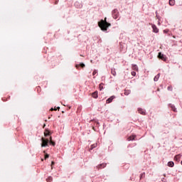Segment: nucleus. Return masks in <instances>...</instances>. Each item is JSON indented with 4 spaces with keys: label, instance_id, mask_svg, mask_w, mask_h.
<instances>
[{
    "label": "nucleus",
    "instance_id": "nucleus-1",
    "mask_svg": "<svg viewBox=\"0 0 182 182\" xmlns=\"http://www.w3.org/2000/svg\"><path fill=\"white\" fill-rule=\"evenodd\" d=\"M107 18H105V20H101L98 22V26L100 28L101 31H107L109 26H111L112 24L110 23H107Z\"/></svg>",
    "mask_w": 182,
    "mask_h": 182
},
{
    "label": "nucleus",
    "instance_id": "nucleus-2",
    "mask_svg": "<svg viewBox=\"0 0 182 182\" xmlns=\"http://www.w3.org/2000/svg\"><path fill=\"white\" fill-rule=\"evenodd\" d=\"M112 16L114 19H117L119 18V10H117V9L112 11Z\"/></svg>",
    "mask_w": 182,
    "mask_h": 182
},
{
    "label": "nucleus",
    "instance_id": "nucleus-3",
    "mask_svg": "<svg viewBox=\"0 0 182 182\" xmlns=\"http://www.w3.org/2000/svg\"><path fill=\"white\" fill-rule=\"evenodd\" d=\"M41 140H42L41 147H46V146H48V144L49 143V139L42 138Z\"/></svg>",
    "mask_w": 182,
    "mask_h": 182
},
{
    "label": "nucleus",
    "instance_id": "nucleus-4",
    "mask_svg": "<svg viewBox=\"0 0 182 182\" xmlns=\"http://www.w3.org/2000/svg\"><path fill=\"white\" fill-rule=\"evenodd\" d=\"M158 58L159 59H161V60H164V61H166V55H164V54H162L161 53H159V55H158Z\"/></svg>",
    "mask_w": 182,
    "mask_h": 182
},
{
    "label": "nucleus",
    "instance_id": "nucleus-5",
    "mask_svg": "<svg viewBox=\"0 0 182 182\" xmlns=\"http://www.w3.org/2000/svg\"><path fill=\"white\" fill-rule=\"evenodd\" d=\"M151 26H152L153 32H154V33H159V28H157V26L154 24H151Z\"/></svg>",
    "mask_w": 182,
    "mask_h": 182
},
{
    "label": "nucleus",
    "instance_id": "nucleus-6",
    "mask_svg": "<svg viewBox=\"0 0 182 182\" xmlns=\"http://www.w3.org/2000/svg\"><path fill=\"white\" fill-rule=\"evenodd\" d=\"M106 166H107V164H100V165H98L97 166V168L98 169V170H100V168H105V167H106Z\"/></svg>",
    "mask_w": 182,
    "mask_h": 182
},
{
    "label": "nucleus",
    "instance_id": "nucleus-7",
    "mask_svg": "<svg viewBox=\"0 0 182 182\" xmlns=\"http://www.w3.org/2000/svg\"><path fill=\"white\" fill-rule=\"evenodd\" d=\"M113 99H114V96H112L109 98H108L106 101V103L109 104V103H112V102H113Z\"/></svg>",
    "mask_w": 182,
    "mask_h": 182
},
{
    "label": "nucleus",
    "instance_id": "nucleus-8",
    "mask_svg": "<svg viewBox=\"0 0 182 182\" xmlns=\"http://www.w3.org/2000/svg\"><path fill=\"white\" fill-rule=\"evenodd\" d=\"M138 112L140 114H146V111L141 108H138Z\"/></svg>",
    "mask_w": 182,
    "mask_h": 182
},
{
    "label": "nucleus",
    "instance_id": "nucleus-9",
    "mask_svg": "<svg viewBox=\"0 0 182 182\" xmlns=\"http://www.w3.org/2000/svg\"><path fill=\"white\" fill-rule=\"evenodd\" d=\"M92 97H94V99H97V97H99L97 91L94 92L92 94Z\"/></svg>",
    "mask_w": 182,
    "mask_h": 182
},
{
    "label": "nucleus",
    "instance_id": "nucleus-10",
    "mask_svg": "<svg viewBox=\"0 0 182 182\" xmlns=\"http://www.w3.org/2000/svg\"><path fill=\"white\" fill-rule=\"evenodd\" d=\"M44 136L47 137V136H50V132L49 129H46L44 132Z\"/></svg>",
    "mask_w": 182,
    "mask_h": 182
},
{
    "label": "nucleus",
    "instance_id": "nucleus-11",
    "mask_svg": "<svg viewBox=\"0 0 182 182\" xmlns=\"http://www.w3.org/2000/svg\"><path fill=\"white\" fill-rule=\"evenodd\" d=\"M136 139V135H132L127 138L128 141H132V140H134Z\"/></svg>",
    "mask_w": 182,
    "mask_h": 182
},
{
    "label": "nucleus",
    "instance_id": "nucleus-12",
    "mask_svg": "<svg viewBox=\"0 0 182 182\" xmlns=\"http://www.w3.org/2000/svg\"><path fill=\"white\" fill-rule=\"evenodd\" d=\"M169 5L171 6H174V5H176V0H169Z\"/></svg>",
    "mask_w": 182,
    "mask_h": 182
},
{
    "label": "nucleus",
    "instance_id": "nucleus-13",
    "mask_svg": "<svg viewBox=\"0 0 182 182\" xmlns=\"http://www.w3.org/2000/svg\"><path fill=\"white\" fill-rule=\"evenodd\" d=\"M181 157V154H178V155L175 156L174 160H176V161H178V160H180Z\"/></svg>",
    "mask_w": 182,
    "mask_h": 182
},
{
    "label": "nucleus",
    "instance_id": "nucleus-14",
    "mask_svg": "<svg viewBox=\"0 0 182 182\" xmlns=\"http://www.w3.org/2000/svg\"><path fill=\"white\" fill-rule=\"evenodd\" d=\"M111 73L114 75L116 76V68H112L111 69Z\"/></svg>",
    "mask_w": 182,
    "mask_h": 182
},
{
    "label": "nucleus",
    "instance_id": "nucleus-15",
    "mask_svg": "<svg viewBox=\"0 0 182 182\" xmlns=\"http://www.w3.org/2000/svg\"><path fill=\"white\" fill-rule=\"evenodd\" d=\"M130 90H124V95L125 96H129V95H130Z\"/></svg>",
    "mask_w": 182,
    "mask_h": 182
},
{
    "label": "nucleus",
    "instance_id": "nucleus-16",
    "mask_svg": "<svg viewBox=\"0 0 182 182\" xmlns=\"http://www.w3.org/2000/svg\"><path fill=\"white\" fill-rule=\"evenodd\" d=\"M132 70H139V67L136 65H132Z\"/></svg>",
    "mask_w": 182,
    "mask_h": 182
},
{
    "label": "nucleus",
    "instance_id": "nucleus-17",
    "mask_svg": "<svg viewBox=\"0 0 182 182\" xmlns=\"http://www.w3.org/2000/svg\"><path fill=\"white\" fill-rule=\"evenodd\" d=\"M168 167H174V162H173V161H169V162L168 163Z\"/></svg>",
    "mask_w": 182,
    "mask_h": 182
},
{
    "label": "nucleus",
    "instance_id": "nucleus-18",
    "mask_svg": "<svg viewBox=\"0 0 182 182\" xmlns=\"http://www.w3.org/2000/svg\"><path fill=\"white\" fill-rule=\"evenodd\" d=\"M159 77H160L159 74H158L156 76L154 77V82H157V80H159Z\"/></svg>",
    "mask_w": 182,
    "mask_h": 182
},
{
    "label": "nucleus",
    "instance_id": "nucleus-19",
    "mask_svg": "<svg viewBox=\"0 0 182 182\" xmlns=\"http://www.w3.org/2000/svg\"><path fill=\"white\" fill-rule=\"evenodd\" d=\"M96 147H97V144H94L91 145V149H90L93 150V149H95Z\"/></svg>",
    "mask_w": 182,
    "mask_h": 182
},
{
    "label": "nucleus",
    "instance_id": "nucleus-20",
    "mask_svg": "<svg viewBox=\"0 0 182 182\" xmlns=\"http://www.w3.org/2000/svg\"><path fill=\"white\" fill-rule=\"evenodd\" d=\"M171 107L173 112H177V109L176 108V107H174L173 105H171Z\"/></svg>",
    "mask_w": 182,
    "mask_h": 182
},
{
    "label": "nucleus",
    "instance_id": "nucleus-21",
    "mask_svg": "<svg viewBox=\"0 0 182 182\" xmlns=\"http://www.w3.org/2000/svg\"><path fill=\"white\" fill-rule=\"evenodd\" d=\"M100 90H103V83H100L99 85Z\"/></svg>",
    "mask_w": 182,
    "mask_h": 182
},
{
    "label": "nucleus",
    "instance_id": "nucleus-22",
    "mask_svg": "<svg viewBox=\"0 0 182 182\" xmlns=\"http://www.w3.org/2000/svg\"><path fill=\"white\" fill-rule=\"evenodd\" d=\"M52 180H53L52 176H50V177H48V178L46 179V181L50 182V181H52Z\"/></svg>",
    "mask_w": 182,
    "mask_h": 182
},
{
    "label": "nucleus",
    "instance_id": "nucleus-23",
    "mask_svg": "<svg viewBox=\"0 0 182 182\" xmlns=\"http://www.w3.org/2000/svg\"><path fill=\"white\" fill-rule=\"evenodd\" d=\"M60 109V107H58L57 108H51L50 110L51 112H53V110H59Z\"/></svg>",
    "mask_w": 182,
    "mask_h": 182
},
{
    "label": "nucleus",
    "instance_id": "nucleus-24",
    "mask_svg": "<svg viewBox=\"0 0 182 182\" xmlns=\"http://www.w3.org/2000/svg\"><path fill=\"white\" fill-rule=\"evenodd\" d=\"M50 144H52V146H55L56 144L53 141H49Z\"/></svg>",
    "mask_w": 182,
    "mask_h": 182
},
{
    "label": "nucleus",
    "instance_id": "nucleus-25",
    "mask_svg": "<svg viewBox=\"0 0 182 182\" xmlns=\"http://www.w3.org/2000/svg\"><path fill=\"white\" fill-rule=\"evenodd\" d=\"M144 176H146L145 173H142L140 176V179L143 178V177H144Z\"/></svg>",
    "mask_w": 182,
    "mask_h": 182
},
{
    "label": "nucleus",
    "instance_id": "nucleus-26",
    "mask_svg": "<svg viewBox=\"0 0 182 182\" xmlns=\"http://www.w3.org/2000/svg\"><path fill=\"white\" fill-rule=\"evenodd\" d=\"M97 73V70H95L92 73V75L95 76Z\"/></svg>",
    "mask_w": 182,
    "mask_h": 182
},
{
    "label": "nucleus",
    "instance_id": "nucleus-27",
    "mask_svg": "<svg viewBox=\"0 0 182 182\" xmlns=\"http://www.w3.org/2000/svg\"><path fill=\"white\" fill-rule=\"evenodd\" d=\"M131 75H132V76H136V72L132 71V72L131 73Z\"/></svg>",
    "mask_w": 182,
    "mask_h": 182
},
{
    "label": "nucleus",
    "instance_id": "nucleus-28",
    "mask_svg": "<svg viewBox=\"0 0 182 182\" xmlns=\"http://www.w3.org/2000/svg\"><path fill=\"white\" fill-rule=\"evenodd\" d=\"M80 66L81 68H85V64H83V63H80Z\"/></svg>",
    "mask_w": 182,
    "mask_h": 182
},
{
    "label": "nucleus",
    "instance_id": "nucleus-29",
    "mask_svg": "<svg viewBox=\"0 0 182 182\" xmlns=\"http://www.w3.org/2000/svg\"><path fill=\"white\" fill-rule=\"evenodd\" d=\"M45 159H49V154H46L45 155Z\"/></svg>",
    "mask_w": 182,
    "mask_h": 182
},
{
    "label": "nucleus",
    "instance_id": "nucleus-30",
    "mask_svg": "<svg viewBox=\"0 0 182 182\" xmlns=\"http://www.w3.org/2000/svg\"><path fill=\"white\" fill-rule=\"evenodd\" d=\"M53 164H55V162H54V161H52V162H51V168L53 167Z\"/></svg>",
    "mask_w": 182,
    "mask_h": 182
},
{
    "label": "nucleus",
    "instance_id": "nucleus-31",
    "mask_svg": "<svg viewBox=\"0 0 182 182\" xmlns=\"http://www.w3.org/2000/svg\"><path fill=\"white\" fill-rule=\"evenodd\" d=\"M46 127V124H43V129H45V127Z\"/></svg>",
    "mask_w": 182,
    "mask_h": 182
},
{
    "label": "nucleus",
    "instance_id": "nucleus-32",
    "mask_svg": "<svg viewBox=\"0 0 182 182\" xmlns=\"http://www.w3.org/2000/svg\"><path fill=\"white\" fill-rule=\"evenodd\" d=\"M52 141V136L50 137V140H48V141Z\"/></svg>",
    "mask_w": 182,
    "mask_h": 182
},
{
    "label": "nucleus",
    "instance_id": "nucleus-33",
    "mask_svg": "<svg viewBox=\"0 0 182 182\" xmlns=\"http://www.w3.org/2000/svg\"><path fill=\"white\" fill-rule=\"evenodd\" d=\"M157 92H160V89L159 88L157 89Z\"/></svg>",
    "mask_w": 182,
    "mask_h": 182
},
{
    "label": "nucleus",
    "instance_id": "nucleus-34",
    "mask_svg": "<svg viewBox=\"0 0 182 182\" xmlns=\"http://www.w3.org/2000/svg\"><path fill=\"white\" fill-rule=\"evenodd\" d=\"M164 33H167V31L166 30L164 31Z\"/></svg>",
    "mask_w": 182,
    "mask_h": 182
},
{
    "label": "nucleus",
    "instance_id": "nucleus-35",
    "mask_svg": "<svg viewBox=\"0 0 182 182\" xmlns=\"http://www.w3.org/2000/svg\"><path fill=\"white\" fill-rule=\"evenodd\" d=\"M56 4H58V1H55V5H56Z\"/></svg>",
    "mask_w": 182,
    "mask_h": 182
},
{
    "label": "nucleus",
    "instance_id": "nucleus-36",
    "mask_svg": "<svg viewBox=\"0 0 182 182\" xmlns=\"http://www.w3.org/2000/svg\"><path fill=\"white\" fill-rule=\"evenodd\" d=\"M168 89H170V87H168Z\"/></svg>",
    "mask_w": 182,
    "mask_h": 182
},
{
    "label": "nucleus",
    "instance_id": "nucleus-37",
    "mask_svg": "<svg viewBox=\"0 0 182 182\" xmlns=\"http://www.w3.org/2000/svg\"><path fill=\"white\" fill-rule=\"evenodd\" d=\"M168 89H170V87H168Z\"/></svg>",
    "mask_w": 182,
    "mask_h": 182
},
{
    "label": "nucleus",
    "instance_id": "nucleus-38",
    "mask_svg": "<svg viewBox=\"0 0 182 182\" xmlns=\"http://www.w3.org/2000/svg\"><path fill=\"white\" fill-rule=\"evenodd\" d=\"M173 38H176V36H173Z\"/></svg>",
    "mask_w": 182,
    "mask_h": 182
}]
</instances>
